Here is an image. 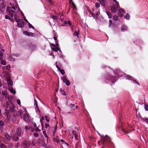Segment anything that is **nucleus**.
<instances>
[{"label": "nucleus", "instance_id": "nucleus-55", "mask_svg": "<svg viewBox=\"0 0 148 148\" xmlns=\"http://www.w3.org/2000/svg\"><path fill=\"white\" fill-rule=\"evenodd\" d=\"M29 34H30V36L31 35V36L32 37L34 36H35V35L34 34V33H33L32 32H30V33Z\"/></svg>", "mask_w": 148, "mask_h": 148}, {"label": "nucleus", "instance_id": "nucleus-30", "mask_svg": "<svg viewBox=\"0 0 148 148\" xmlns=\"http://www.w3.org/2000/svg\"><path fill=\"white\" fill-rule=\"evenodd\" d=\"M45 120L47 122H49V121L50 119L47 116H45Z\"/></svg>", "mask_w": 148, "mask_h": 148}, {"label": "nucleus", "instance_id": "nucleus-46", "mask_svg": "<svg viewBox=\"0 0 148 148\" xmlns=\"http://www.w3.org/2000/svg\"><path fill=\"white\" fill-rule=\"evenodd\" d=\"M52 18L54 20H56L58 18L56 16H53Z\"/></svg>", "mask_w": 148, "mask_h": 148}, {"label": "nucleus", "instance_id": "nucleus-6", "mask_svg": "<svg viewBox=\"0 0 148 148\" xmlns=\"http://www.w3.org/2000/svg\"><path fill=\"white\" fill-rule=\"evenodd\" d=\"M5 124L4 122L2 120H0V133H1L3 132L2 130L3 126Z\"/></svg>", "mask_w": 148, "mask_h": 148}, {"label": "nucleus", "instance_id": "nucleus-61", "mask_svg": "<svg viewBox=\"0 0 148 148\" xmlns=\"http://www.w3.org/2000/svg\"><path fill=\"white\" fill-rule=\"evenodd\" d=\"M20 145L19 143H17V144L15 145V147H18Z\"/></svg>", "mask_w": 148, "mask_h": 148}, {"label": "nucleus", "instance_id": "nucleus-54", "mask_svg": "<svg viewBox=\"0 0 148 148\" xmlns=\"http://www.w3.org/2000/svg\"><path fill=\"white\" fill-rule=\"evenodd\" d=\"M67 24H68L69 25L71 26V21H67Z\"/></svg>", "mask_w": 148, "mask_h": 148}, {"label": "nucleus", "instance_id": "nucleus-60", "mask_svg": "<svg viewBox=\"0 0 148 148\" xmlns=\"http://www.w3.org/2000/svg\"><path fill=\"white\" fill-rule=\"evenodd\" d=\"M17 15H16V14L14 15V19L15 20H16L17 19Z\"/></svg>", "mask_w": 148, "mask_h": 148}, {"label": "nucleus", "instance_id": "nucleus-63", "mask_svg": "<svg viewBox=\"0 0 148 148\" xmlns=\"http://www.w3.org/2000/svg\"><path fill=\"white\" fill-rule=\"evenodd\" d=\"M18 112H19V116H20L22 115V113L21 112V111H19Z\"/></svg>", "mask_w": 148, "mask_h": 148}, {"label": "nucleus", "instance_id": "nucleus-22", "mask_svg": "<svg viewBox=\"0 0 148 148\" xmlns=\"http://www.w3.org/2000/svg\"><path fill=\"white\" fill-rule=\"evenodd\" d=\"M23 33L25 34V35H27L28 36H30V33H29L28 32L26 31H24L23 32Z\"/></svg>", "mask_w": 148, "mask_h": 148}, {"label": "nucleus", "instance_id": "nucleus-13", "mask_svg": "<svg viewBox=\"0 0 148 148\" xmlns=\"http://www.w3.org/2000/svg\"><path fill=\"white\" fill-rule=\"evenodd\" d=\"M21 146L23 147V148H27V143L26 141H24L21 144Z\"/></svg>", "mask_w": 148, "mask_h": 148}, {"label": "nucleus", "instance_id": "nucleus-31", "mask_svg": "<svg viewBox=\"0 0 148 148\" xmlns=\"http://www.w3.org/2000/svg\"><path fill=\"white\" fill-rule=\"evenodd\" d=\"M53 140H54V141H55L56 143H58L59 142V141H60L57 138H53Z\"/></svg>", "mask_w": 148, "mask_h": 148}, {"label": "nucleus", "instance_id": "nucleus-18", "mask_svg": "<svg viewBox=\"0 0 148 148\" xmlns=\"http://www.w3.org/2000/svg\"><path fill=\"white\" fill-rule=\"evenodd\" d=\"M130 15L129 14H127L126 15L124 16V18L126 20H129L130 18Z\"/></svg>", "mask_w": 148, "mask_h": 148}, {"label": "nucleus", "instance_id": "nucleus-35", "mask_svg": "<svg viewBox=\"0 0 148 148\" xmlns=\"http://www.w3.org/2000/svg\"><path fill=\"white\" fill-rule=\"evenodd\" d=\"M62 74V75H64L65 73V72L64 70L63 69H61L59 71Z\"/></svg>", "mask_w": 148, "mask_h": 148}, {"label": "nucleus", "instance_id": "nucleus-53", "mask_svg": "<svg viewBox=\"0 0 148 148\" xmlns=\"http://www.w3.org/2000/svg\"><path fill=\"white\" fill-rule=\"evenodd\" d=\"M45 127L46 129L49 126V125L48 124H46V123L45 124Z\"/></svg>", "mask_w": 148, "mask_h": 148}, {"label": "nucleus", "instance_id": "nucleus-48", "mask_svg": "<svg viewBox=\"0 0 148 148\" xmlns=\"http://www.w3.org/2000/svg\"><path fill=\"white\" fill-rule=\"evenodd\" d=\"M72 5H73V7L74 9L76 8V5L73 2H72Z\"/></svg>", "mask_w": 148, "mask_h": 148}, {"label": "nucleus", "instance_id": "nucleus-9", "mask_svg": "<svg viewBox=\"0 0 148 148\" xmlns=\"http://www.w3.org/2000/svg\"><path fill=\"white\" fill-rule=\"evenodd\" d=\"M21 128L20 127H18L16 130V135H17L18 136H20L21 134Z\"/></svg>", "mask_w": 148, "mask_h": 148}, {"label": "nucleus", "instance_id": "nucleus-59", "mask_svg": "<svg viewBox=\"0 0 148 148\" xmlns=\"http://www.w3.org/2000/svg\"><path fill=\"white\" fill-rule=\"evenodd\" d=\"M72 133L74 135H76V131L75 130H73L72 132Z\"/></svg>", "mask_w": 148, "mask_h": 148}, {"label": "nucleus", "instance_id": "nucleus-1", "mask_svg": "<svg viewBox=\"0 0 148 148\" xmlns=\"http://www.w3.org/2000/svg\"><path fill=\"white\" fill-rule=\"evenodd\" d=\"M101 67L103 69H105L107 71L104 75L105 79L107 83L111 82L114 84L116 82L115 77L123 76V73L118 69L113 70L111 68L106 65L103 66Z\"/></svg>", "mask_w": 148, "mask_h": 148}, {"label": "nucleus", "instance_id": "nucleus-47", "mask_svg": "<svg viewBox=\"0 0 148 148\" xmlns=\"http://www.w3.org/2000/svg\"><path fill=\"white\" fill-rule=\"evenodd\" d=\"M35 129L36 130V132H40L41 131L39 129L38 127H37Z\"/></svg>", "mask_w": 148, "mask_h": 148}, {"label": "nucleus", "instance_id": "nucleus-10", "mask_svg": "<svg viewBox=\"0 0 148 148\" xmlns=\"http://www.w3.org/2000/svg\"><path fill=\"white\" fill-rule=\"evenodd\" d=\"M12 115L14 116V119H15V117L17 116H19L18 112H17L15 110H14L12 112Z\"/></svg>", "mask_w": 148, "mask_h": 148}, {"label": "nucleus", "instance_id": "nucleus-2", "mask_svg": "<svg viewBox=\"0 0 148 148\" xmlns=\"http://www.w3.org/2000/svg\"><path fill=\"white\" fill-rule=\"evenodd\" d=\"M95 7L96 8L94 9L92 12H90V13L91 14L92 16L94 18H97L98 16L100 14L98 9L97 8H99L100 6V4L98 2H97L95 4Z\"/></svg>", "mask_w": 148, "mask_h": 148}, {"label": "nucleus", "instance_id": "nucleus-56", "mask_svg": "<svg viewBox=\"0 0 148 148\" xmlns=\"http://www.w3.org/2000/svg\"><path fill=\"white\" fill-rule=\"evenodd\" d=\"M112 23V21L111 20H109V26H111V24Z\"/></svg>", "mask_w": 148, "mask_h": 148}, {"label": "nucleus", "instance_id": "nucleus-40", "mask_svg": "<svg viewBox=\"0 0 148 148\" xmlns=\"http://www.w3.org/2000/svg\"><path fill=\"white\" fill-rule=\"evenodd\" d=\"M1 63L4 65H5L6 64V62L5 60H3L1 61Z\"/></svg>", "mask_w": 148, "mask_h": 148}, {"label": "nucleus", "instance_id": "nucleus-49", "mask_svg": "<svg viewBox=\"0 0 148 148\" xmlns=\"http://www.w3.org/2000/svg\"><path fill=\"white\" fill-rule=\"evenodd\" d=\"M5 67L6 70H8L9 69V68H10V65H9L8 66H5Z\"/></svg>", "mask_w": 148, "mask_h": 148}, {"label": "nucleus", "instance_id": "nucleus-24", "mask_svg": "<svg viewBox=\"0 0 148 148\" xmlns=\"http://www.w3.org/2000/svg\"><path fill=\"white\" fill-rule=\"evenodd\" d=\"M61 79L63 80L64 83H65L67 81L66 78L65 76H63L62 77Z\"/></svg>", "mask_w": 148, "mask_h": 148}, {"label": "nucleus", "instance_id": "nucleus-5", "mask_svg": "<svg viewBox=\"0 0 148 148\" xmlns=\"http://www.w3.org/2000/svg\"><path fill=\"white\" fill-rule=\"evenodd\" d=\"M117 7H116L115 5H113L111 7V10L112 12L113 13L116 12L117 11H118L119 8V6H117Z\"/></svg>", "mask_w": 148, "mask_h": 148}, {"label": "nucleus", "instance_id": "nucleus-4", "mask_svg": "<svg viewBox=\"0 0 148 148\" xmlns=\"http://www.w3.org/2000/svg\"><path fill=\"white\" fill-rule=\"evenodd\" d=\"M126 79H128L129 80H132V82L133 83V84H137L139 85H140L137 82L135 78L132 77V76L129 75H126Z\"/></svg>", "mask_w": 148, "mask_h": 148}, {"label": "nucleus", "instance_id": "nucleus-57", "mask_svg": "<svg viewBox=\"0 0 148 148\" xmlns=\"http://www.w3.org/2000/svg\"><path fill=\"white\" fill-rule=\"evenodd\" d=\"M8 146L11 147H13V145L12 143H8Z\"/></svg>", "mask_w": 148, "mask_h": 148}, {"label": "nucleus", "instance_id": "nucleus-50", "mask_svg": "<svg viewBox=\"0 0 148 148\" xmlns=\"http://www.w3.org/2000/svg\"><path fill=\"white\" fill-rule=\"evenodd\" d=\"M84 27H85V28L86 29H88V25L86 24H84Z\"/></svg>", "mask_w": 148, "mask_h": 148}, {"label": "nucleus", "instance_id": "nucleus-16", "mask_svg": "<svg viewBox=\"0 0 148 148\" xmlns=\"http://www.w3.org/2000/svg\"><path fill=\"white\" fill-rule=\"evenodd\" d=\"M52 49L54 51H57L58 50L60 51V50L59 48H58V46H56V47H54V48H52Z\"/></svg>", "mask_w": 148, "mask_h": 148}, {"label": "nucleus", "instance_id": "nucleus-8", "mask_svg": "<svg viewBox=\"0 0 148 148\" xmlns=\"http://www.w3.org/2000/svg\"><path fill=\"white\" fill-rule=\"evenodd\" d=\"M18 135L16 134H13V136L11 137L12 139L15 141H17L19 140V138Z\"/></svg>", "mask_w": 148, "mask_h": 148}, {"label": "nucleus", "instance_id": "nucleus-51", "mask_svg": "<svg viewBox=\"0 0 148 148\" xmlns=\"http://www.w3.org/2000/svg\"><path fill=\"white\" fill-rule=\"evenodd\" d=\"M11 8L10 7H8L7 8V10H6V11L7 12H8V11H10V9H11Z\"/></svg>", "mask_w": 148, "mask_h": 148}, {"label": "nucleus", "instance_id": "nucleus-44", "mask_svg": "<svg viewBox=\"0 0 148 148\" xmlns=\"http://www.w3.org/2000/svg\"><path fill=\"white\" fill-rule=\"evenodd\" d=\"M5 18L6 19H9V20H10V17L7 15H6L5 16Z\"/></svg>", "mask_w": 148, "mask_h": 148}, {"label": "nucleus", "instance_id": "nucleus-39", "mask_svg": "<svg viewBox=\"0 0 148 148\" xmlns=\"http://www.w3.org/2000/svg\"><path fill=\"white\" fill-rule=\"evenodd\" d=\"M10 91L13 94H15L16 93V91L15 90H14L13 89H11L10 90Z\"/></svg>", "mask_w": 148, "mask_h": 148}, {"label": "nucleus", "instance_id": "nucleus-38", "mask_svg": "<svg viewBox=\"0 0 148 148\" xmlns=\"http://www.w3.org/2000/svg\"><path fill=\"white\" fill-rule=\"evenodd\" d=\"M34 104L36 105V108H38V103H37V102L36 100V99H35L34 100Z\"/></svg>", "mask_w": 148, "mask_h": 148}, {"label": "nucleus", "instance_id": "nucleus-25", "mask_svg": "<svg viewBox=\"0 0 148 148\" xmlns=\"http://www.w3.org/2000/svg\"><path fill=\"white\" fill-rule=\"evenodd\" d=\"M0 147L1 148H7L6 145L3 143H1L0 145Z\"/></svg>", "mask_w": 148, "mask_h": 148}, {"label": "nucleus", "instance_id": "nucleus-21", "mask_svg": "<svg viewBox=\"0 0 148 148\" xmlns=\"http://www.w3.org/2000/svg\"><path fill=\"white\" fill-rule=\"evenodd\" d=\"M106 14H107V15L108 16V18H111L112 15H111V14L107 11H106Z\"/></svg>", "mask_w": 148, "mask_h": 148}, {"label": "nucleus", "instance_id": "nucleus-26", "mask_svg": "<svg viewBox=\"0 0 148 148\" xmlns=\"http://www.w3.org/2000/svg\"><path fill=\"white\" fill-rule=\"evenodd\" d=\"M141 120L143 121H145L147 123H148V118H141Z\"/></svg>", "mask_w": 148, "mask_h": 148}, {"label": "nucleus", "instance_id": "nucleus-36", "mask_svg": "<svg viewBox=\"0 0 148 148\" xmlns=\"http://www.w3.org/2000/svg\"><path fill=\"white\" fill-rule=\"evenodd\" d=\"M65 83H66V85L67 86H69L70 84V83L69 81L68 80H67L65 82Z\"/></svg>", "mask_w": 148, "mask_h": 148}, {"label": "nucleus", "instance_id": "nucleus-45", "mask_svg": "<svg viewBox=\"0 0 148 148\" xmlns=\"http://www.w3.org/2000/svg\"><path fill=\"white\" fill-rule=\"evenodd\" d=\"M113 1L115 2V3L116 4V6H119V2L117 1L116 0H112Z\"/></svg>", "mask_w": 148, "mask_h": 148}, {"label": "nucleus", "instance_id": "nucleus-58", "mask_svg": "<svg viewBox=\"0 0 148 148\" xmlns=\"http://www.w3.org/2000/svg\"><path fill=\"white\" fill-rule=\"evenodd\" d=\"M24 20L27 23H28L29 22L26 19V18L25 16L24 17Z\"/></svg>", "mask_w": 148, "mask_h": 148}, {"label": "nucleus", "instance_id": "nucleus-62", "mask_svg": "<svg viewBox=\"0 0 148 148\" xmlns=\"http://www.w3.org/2000/svg\"><path fill=\"white\" fill-rule=\"evenodd\" d=\"M34 128L35 129L37 127L36 126V123H34Z\"/></svg>", "mask_w": 148, "mask_h": 148}, {"label": "nucleus", "instance_id": "nucleus-43", "mask_svg": "<svg viewBox=\"0 0 148 148\" xmlns=\"http://www.w3.org/2000/svg\"><path fill=\"white\" fill-rule=\"evenodd\" d=\"M33 134L34 136L36 137H38L39 136V135L37 133H34Z\"/></svg>", "mask_w": 148, "mask_h": 148}, {"label": "nucleus", "instance_id": "nucleus-23", "mask_svg": "<svg viewBox=\"0 0 148 148\" xmlns=\"http://www.w3.org/2000/svg\"><path fill=\"white\" fill-rule=\"evenodd\" d=\"M119 12L120 14H124L125 13V12L122 9H119Z\"/></svg>", "mask_w": 148, "mask_h": 148}, {"label": "nucleus", "instance_id": "nucleus-64", "mask_svg": "<svg viewBox=\"0 0 148 148\" xmlns=\"http://www.w3.org/2000/svg\"><path fill=\"white\" fill-rule=\"evenodd\" d=\"M8 14L9 15H11L12 14L11 12H10V11H8Z\"/></svg>", "mask_w": 148, "mask_h": 148}, {"label": "nucleus", "instance_id": "nucleus-33", "mask_svg": "<svg viewBox=\"0 0 148 148\" xmlns=\"http://www.w3.org/2000/svg\"><path fill=\"white\" fill-rule=\"evenodd\" d=\"M10 117L8 116L5 119V122L8 123L9 122V120L10 119Z\"/></svg>", "mask_w": 148, "mask_h": 148}, {"label": "nucleus", "instance_id": "nucleus-37", "mask_svg": "<svg viewBox=\"0 0 148 148\" xmlns=\"http://www.w3.org/2000/svg\"><path fill=\"white\" fill-rule=\"evenodd\" d=\"M74 35H75L76 36H77V37H78V35H79V32H78L77 31L75 32L74 34H73Z\"/></svg>", "mask_w": 148, "mask_h": 148}, {"label": "nucleus", "instance_id": "nucleus-29", "mask_svg": "<svg viewBox=\"0 0 148 148\" xmlns=\"http://www.w3.org/2000/svg\"><path fill=\"white\" fill-rule=\"evenodd\" d=\"M144 108L145 110L148 111V106L147 104L144 105Z\"/></svg>", "mask_w": 148, "mask_h": 148}, {"label": "nucleus", "instance_id": "nucleus-17", "mask_svg": "<svg viewBox=\"0 0 148 148\" xmlns=\"http://www.w3.org/2000/svg\"><path fill=\"white\" fill-rule=\"evenodd\" d=\"M20 23H17V25H18V27H23L24 26V23H23L22 22V21H21V22H20Z\"/></svg>", "mask_w": 148, "mask_h": 148}, {"label": "nucleus", "instance_id": "nucleus-15", "mask_svg": "<svg viewBox=\"0 0 148 148\" xmlns=\"http://www.w3.org/2000/svg\"><path fill=\"white\" fill-rule=\"evenodd\" d=\"M5 137L6 139L8 141H9L11 139L9 135L8 134L6 133L5 134Z\"/></svg>", "mask_w": 148, "mask_h": 148}, {"label": "nucleus", "instance_id": "nucleus-28", "mask_svg": "<svg viewBox=\"0 0 148 148\" xmlns=\"http://www.w3.org/2000/svg\"><path fill=\"white\" fill-rule=\"evenodd\" d=\"M2 94L5 96H7V92L6 91H4L2 92Z\"/></svg>", "mask_w": 148, "mask_h": 148}, {"label": "nucleus", "instance_id": "nucleus-7", "mask_svg": "<svg viewBox=\"0 0 148 148\" xmlns=\"http://www.w3.org/2000/svg\"><path fill=\"white\" fill-rule=\"evenodd\" d=\"M121 31L124 32L128 30V28L127 26L125 25H123L121 27Z\"/></svg>", "mask_w": 148, "mask_h": 148}, {"label": "nucleus", "instance_id": "nucleus-27", "mask_svg": "<svg viewBox=\"0 0 148 148\" xmlns=\"http://www.w3.org/2000/svg\"><path fill=\"white\" fill-rule=\"evenodd\" d=\"M16 21L18 23H19L21 21H22L23 23H24V22L23 21L22 19L20 20L19 18H17L16 20Z\"/></svg>", "mask_w": 148, "mask_h": 148}, {"label": "nucleus", "instance_id": "nucleus-42", "mask_svg": "<svg viewBox=\"0 0 148 148\" xmlns=\"http://www.w3.org/2000/svg\"><path fill=\"white\" fill-rule=\"evenodd\" d=\"M105 141L106 140H107L109 142H110L111 141V139L109 137H108L107 138L105 139Z\"/></svg>", "mask_w": 148, "mask_h": 148}, {"label": "nucleus", "instance_id": "nucleus-3", "mask_svg": "<svg viewBox=\"0 0 148 148\" xmlns=\"http://www.w3.org/2000/svg\"><path fill=\"white\" fill-rule=\"evenodd\" d=\"M6 111L7 112H12L14 110V106L12 102L8 101L6 103Z\"/></svg>", "mask_w": 148, "mask_h": 148}, {"label": "nucleus", "instance_id": "nucleus-52", "mask_svg": "<svg viewBox=\"0 0 148 148\" xmlns=\"http://www.w3.org/2000/svg\"><path fill=\"white\" fill-rule=\"evenodd\" d=\"M17 102L18 104L19 105L21 103L20 100L18 99L17 100Z\"/></svg>", "mask_w": 148, "mask_h": 148}, {"label": "nucleus", "instance_id": "nucleus-34", "mask_svg": "<svg viewBox=\"0 0 148 148\" xmlns=\"http://www.w3.org/2000/svg\"><path fill=\"white\" fill-rule=\"evenodd\" d=\"M28 23L29 24L28 26L29 28H32L34 29H35L34 27L31 24H30L29 23Z\"/></svg>", "mask_w": 148, "mask_h": 148}, {"label": "nucleus", "instance_id": "nucleus-32", "mask_svg": "<svg viewBox=\"0 0 148 148\" xmlns=\"http://www.w3.org/2000/svg\"><path fill=\"white\" fill-rule=\"evenodd\" d=\"M43 134L45 136V137H46V138H48L49 137H48L47 136V134H46V132L45 131H43Z\"/></svg>", "mask_w": 148, "mask_h": 148}, {"label": "nucleus", "instance_id": "nucleus-12", "mask_svg": "<svg viewBox=\"0 0 148 148\" xmlns=\"http://www.w3.org/2000/svg\"><path fill=\"white\" fill-rule=\"evenodd\" d=\"M74 104H71L69 105V106L73 110H75V109H77V106H75Z\"/></svg>", "mask_w": 148, "mask_h": 148}, {"label": "nucleus", "instance_id": "nucleus-19", "mask_svg": "<svg viewBox=\"0 0 148 148\" xmlns=\"http://www.w3.org/2000/svg\"><path fill=\"white\" fill-rule=\"evenodd\" d=\"M60 92L63 95H66V94L64 90L60 88Z\"/></svg>", "mask_w": 148, "mask_h": 148}, {"label": "nucleus", "instance_id": "nucleus-11", "mask_svg": "<svg viewBox=\"0 0 148 148\" xmlns=\"http://www.w3.org/2000/svg\"><path fill=\"white\" fill-rule=\"evenodd\" d=\"M23 119L26 121H28L29 120V115L28 114H23Z\"/></svg>", "mask_w": 148, "mask_h": 148}, {"label": "nucleus", "instance_id": "nucleus-41", "mask_svg": "<svg viewBox=\"0 0 148 148\" xmlns=\"http://www.w3.org/2000/svg\"><path fill=\"white\" fill-rule=\"evenodd\" d=\"M40 122H41V126L42 127V130H43V127L44 126L43 123V121L41 119H40Z\"/></svg>", "mask_w": 148, "mask_h": 148}, {"label": "nucleus", "instance_id": "nucleus-20", "mask_svg": "<svg viewBox=\"0 0 148 148\" xmlns=\"http://www.w3.org/2000/svg\"><path fill=\"white\" fill-rule=\"evenodd\" d=\"M119 17L117 15H115L113 17V19L114 21H117Z\"/></svg>", "mask_w": 148, "mask_h": 148}, {"label": "nucleus", "instance_id": "nucleus-14", "mask_svg": "<svg viewBox=\"0 0 148 148\" xmlns=\"http://www.w3.org/2000/svg\"><path fill=\"white\" fill-rule=\"evenodd\" d=\"M10 78H8L7 79V83L8 84L9 86H11L13 85V82L11 79H10Z\"/></svg>", "mask_w": 148, "mask_h": 148}]
</instances>
